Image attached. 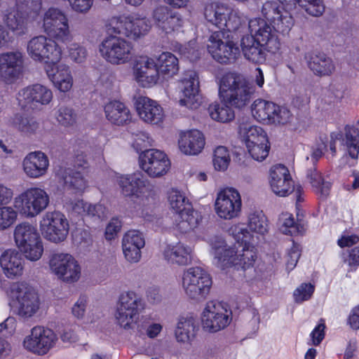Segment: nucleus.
Segmentation results:
<instances>
[{"label": "nucleus", "instance_id": "1", "mask_svg": "<svg viewBox=\"0 0 359 359\" xmlns=\"http://www.w3.org/2000/svg\"><path fill=\"white\" fill-rule=\"evenodd\" d=\"M204 17L208 22L220 29L212 32L208 37V53L219 63L235 62L240 55V50L229 35H226V32H234L242 27L246 21L244 14L239 8L228 4L212 1L205 4Z\"/></svg>", "mask_w": 359, "mask_h": 359}, {"label": "nucleus", "instance_id": "2", "mask_svg": "<svg viewBox=\"0 0 359 359\" xmlns=\"http://www.w3.org/2000/svg\"><path fill=\"white\" fill-rule=\"evenodd\" d=\"M38 25L45 35L36 36L28 41V55L45 65L59 62L62 49L58 42L66 43L73 39L68 14L61 8L50 7L42 12Z\"/></svg>", "mask_w": 359, "mask_h": 359}, {"label": "nucleus", "instance_id": "3", "mask_svg": "<svg viewBox=\"0 0 359 359\" xmlns=\"http://www.w3.org/2000/svg\"><path fill=\"white\" fill-rule=\"evenodd\" d=\"M236 244L229 245L222 236L215 235L208 240L215 264L221 269L234 267L245 270L254 265L257 251L255 236L242 224H234L228 230Z\"/></svg>", "mask_w": 359, "mask_h": 359}, {"label": "nucleus", "instance_id": "4", "mask_svg": "<svg viewBox=\"0 0 359 359\" xmlns=\"http://www.w3.org/2000/svg\"><path fill=\"white\" fill-rule=\"evenodd\" d=\"M254 92L252 86L243 74L236 72L224 74L219 83V95L223 103L210 104V116L212 120L221 123L231 121L235 114L227 104L237 108L243 107L249 103Z\"/></svg>", "mask_w": 359, "mask_h": 359}, {"label": "nucleus", "instance_id": "5", "mask_svg": "<svg viewBox=\"0 0 359 359\" xmlns=\"http://www.w3.org/2000/svg\"><path fill=\"white\" fill-rule=\"evenodd\" d=\"M116 182L121 194L126 197L139 199L142 205L150 206L156 201L154 186L141 172L116 175Z\"/></svg>", "mask_w": 359, "mask_h": 359}, {"label": "nucleus", "instance_id": "6", "mask_svg": "<svg viewBox=\"0 0 359 359\" xmlns=\"http://www.w3.org/2000/svg\"><path fill=\"white\" fill-rule=\"evenodd\" d=\"M11 305L20 318L28 319L39 309L40 300L35 290L26 282H17L10 290Z\"/></svg>", "mask_w": 359, "mask_h": 359}, {"label": "nucleus", "instance_id": "7", "mask_svg": "<svg viewBox=\"0 0 359 359\" xmlns=\"http://www.w3.org/2000/svg\"><path fill=\"white\" fill-rule=\"evenodd\" d=\"M37 14L41 8V0H15V4L8 6L3 12L2 21L9 32L22 36L28 30L29 14L24 8Z\"/></svg>", "mask_w": 359, "mask_h": 359}, {"label": "nucleus", "instance_id": "8", "mask_svg": "<svg viewBox=\"0 0 359 359\" xmlns=\"http://www.w3.org/2000/svg\"><path fill=\"white\" fill-rule=\"evenodd\" d=\"M14 241L25 257L39 260L43 253V245L35 226L28 222L19 223L14 229Z\"/></svg>", "mask_w": 359, "mask_h": 359}, {"label": "nucleus", "instance_id": "9", "mask_svg": "<svg viewBox=\"0 0 359 359\" xmlns=\"http://www.w3.org/2000/svg\"><path fill=\"white\" fill-rule=\"evenodd\" d=\"M48 264L50 273L62 283L74 284L82 277V266L71 253L53 252L48 257Z\"/></svg>", "mask_w": 359, "mask_h": 359}, {"label": "nucleus", "instance_id": "10", "mask_svg": "<svg viewBox=\"0 0 359 359\" xmlns=\"http://www.w3.org/2000/svg\"><path fill=\"white\" fill-rule=\"evenodd\" d=\"M50 196L39 187H31L18 194L13 199V205L19 215L25 218H34L43 212L49 205Z\"/></svg>", "mask_w": 359, "mask_h": 359}, {"label": "nucleus", "instance_id": "11", "mask_svg": "<svg viewBox=\"0 0 359 359\" xmlns=\"http://www.w3.org/2000/svg\"><path fill=\"white\" fill-rule=\"evenodd\" d=\"M212 283L210 274L201 267H190L183 272L182 287L186 294L192 299H205Z\"/></svg>", "mask_w": 359, "mask_h": 359}, {"label": "nucleus", "instance_id": "12", "mask_svg": "<svg viewBox=\"0 0 359 359\" xmlns=\"http://www.w3.org/2000/svg\"><path fill=\"white\" fill-rule=\"evenodd\" d=\"M251 113L256 121L268 125H285L292 119L291 112L287 108L261 98L252 102Z\"/></svg>", "mask_w": 359, "mask_h": 359}, {"label": "nucleus", "instance_id": "13", "mask_svg": "<svg viewBox=\"0 0 359 359\" xmlns=\"http://www.w3.org/2000/svg\"><path fill=\"white\" fill-rule=\"evenodd\" d=\"M39 229L44 239L54 244H60L69 235V223L62 212L49 211L41 217Z\"/></svg>", "mask_w": 359, "mask_h": 359}, {"label": "nucleus", "instance_id": "14", "mask_svg": "<svg viewBox=\"0 0 359 359\" xmlns=\"http://www.w3.org/2000/svg\"><path fill=\"white\" fill-rule=\"evenodd\" d=\"M53 99V90L48 86L40 83L25 87L16 95L18 105L27 111L41 109L50 104Z\"/></svg>", "mask_w": 359, "mask_h": 359}, {"label": "nucleus", "instance_id": "15", "mask_svg": "<svg viewBox=\"0 0 359 359\" xmlns=\"http://www.w3.org/2000/svg\"><path fill=\"white\" fill-rule=\"evenodd\" d=\"M142 308V299L135 292L122 293L118 298L115 313L118 324L125 330L133 329Z\"/></svg>", "mask_w": 359, "mask_h": 359}, {"label": "nucleus", "instance_id": "16", "mask_svg": "<svg viewBox=\"0 0 359 359\" xmlns=\"http://www.w3.org/2000/svg\"><path fill=\"white\" fill-rule=\"evenodd\" d=\"M242 205L240 192L233 187H224L219 189L216 194L214 211L220 219L231 220L240 217Z\"/></svg>", "mask_w": 359, "mask_h": 359}, {"label": "nucleus", "instance_id": "17", "mask_svg": "<svg viewBox=\"0 0 359 359\" xmlns=\"http://www.w3.org/2000/svg\"><path fill=\"white\" fill-rule=\"evenodd\" d=\"M203 328L209 332H217L226 328L232 320V311L226 304L217 301L206 303L201 313Z\"/></svg>", "mask_w": 359, "mask_h": 359}, {"label": "nucleus", "instance_id": "18", "mask_svg": "<svg viewBox=\"0 0 359 359\" xmlns=\"http://www.w3.org/2000/svg\"><path fill=\"white\" fill-rule=\"evenodd\" d=\"M109 30L136 39L146 35L151 28L147 18L137 15L113 17L109 22Z\"/></svg>", "mask_w": 359, "mask_h": 359}, {"label": "nucleus", "instance_id": "19", "mask_svg": "<svg viewBox=\"0 0 359 359\" xmlns=\"http://www.w3.org/2000/svg\"><path fill=\"white\" fill-rule=\"evenodd\" d=\"M179 100L180 107L189 110L197 109L202 103L200 82L198 74L194 70L186 71L179 81Z\"/></svg>", "mask_w": 359, "mask_h": 359}, {"label": "nucleus", "instance_id": "20", "mask_svg": "<svg viewBox=\"0 0 359 359\" xmlns=\"http://www.w3.org/2000/svg\"><path fill=\"white\" fill-rule=\"evenodd\" d=\"M101 56L112 65H122L130 60L133 55V46L126 39L109 36L100 45Z\"/></svg>", "mask_w": 359, "mask_h": 359}, {"label": "nucleus", "instance_id": "21", "mask_svg": "<svg viewBox=\"0 0 359 359\" xmlns=\"http://www.w3.org/2000/svg\"><path fill=\"white\" fill-rule=\"evenodd\" d=\"M269 182L273 194L280 197H285L295 191L297 202H301L302 188L297 186L294 189V181L288 168L283 164L272 166L269 170Z\"/></svg>", "mask_w": 359, "mask_h": 359}, {"label": "nucleus", "instance_id": "22", "mask_svg": "<svg viewBox=\"0 0 359 359\" xmlns=\"http://www.w3.org/2000/svg\"><path fill=\"white\" fill-rule=\"evenodd\" d=\"M249 36L264 46L269 53L276 54L280 48V40L273 27L261 18L250 19L248 22Z\"/></svg>", "mask_w": 359, "mask_h": 359}, {"label": "nucleus", "instance_id": "23", "mask_svg": "<svg viewBox=\"0 0 359 359\" xmlns=\"http://www.w3.org/2000/svg\"><path fill=\"white\" fill-rule=\"evenodd\" d=\"M140 168L151 178L165 175L171 166L168 155L158 149H147L139 156Z\"/></svg>", "mask_w": 359, "mask_h": 359}, {"label": "nucleus", "instance_id": "24", "mask_svg": "<svg viewBox=\"0 0 359 359\" xmlns=\"http://www.w3.org/2000/svg\"><path fill=\"white\" fill-rule=\"evenodd\" d=\"M57 335L50 329L35 326L23 341L24 348L38 355L46 354L56 344Z\"/></svg>", "mask_w": 359, "mask_h": 359}, {"label": "nucleus", "instance_id": "25", "mask_svg": "<svg viewBox=\"0 0 359 359\" xmlns=\"http://www.w3.org/2000/svg\"><path fill=\"white\" fill-rule=\"evenodd\" d=\"M151 18L155 27L165 35L178 32L184 24L183 18L179 13L171 11L163 5L154 8Z\"/></svg>", "mask_w": 359, "mask_h": 359}, {"label": "nucleus", "instance_id": "26", "mask_svg": "<svg viewBox=\"0 0 359 359\" xmlns=\"http://www.w3.org/2000/svg\"><path fill=\"white\" fill-rule=\"evenodd\" d=\"M46 76L53 86L60 93L69 92L74 86L70 67L65 63L53 62L44 66Z\"/></svg>", "mask_w": 359, "mask_h": 359}, {"label": "nucleus", "instance_id": "27", "mask_svg": "<svg viewBox=\"0 0 359 359\" xmlns=\"http://www.w3.org/2000/svg\"><path fill=\"white\" fill-rule=\"evenodd\" d=\"M133 69L135 81L142 87H151L160 81L154 58L146 55L137 57Z\"/></svg>", "mask_w": 359, "mask_h": 359}, {"label": "nucleus", "instance_id": "28", "mask_svg": "<svg viewBox=\"0 0 359 359\" xmlns=\"http://www.w3.org/2000/svg\"><path fill=\"white\" fill-rule=\"evenodd\" d=\"M23 66V56L20 51L0 54V80L6 84L13 83L20 76Z\"/></svg>", "mask_w": 359, "mask_h": 359}, {"label": "nucleus", "instance_id": "29", "mask_svg": "<svg viewBox=\"0 0 359 359\" xmlns=\"http://www.w3.org/2000/svg\"><path fill=\"white\" fill-rule=\"evenodd\" d=\"M135 108L140 118L144 123L158 126L163 124L165 112L157 101L147 97H139L135 102Z\"/></svg>", "mask_w": 359, "mask_h": 359}, {"label": "nucleus", "instance_id": "30", "mask_svg": "<svg viewBox=\"0 0 359 359\" xmlns=\"http://www.w3.org/2000/svg\"><path fill=\"white\" fill-rule=\"evenodd\" d=\"M50 166L48 156L41 151L28 153L22 159V168L24 174L30 179H39L46 175Z\"/></svg>", "mask_w": 359, "mask_h": 359}, {"label": "nucleus", "instance_id": "31", "mask_svg": "<svg viewBox=\"0 0 359 359\" xmlns=\"http://www.w3.org/2000/svg\"><path fill=\"white\" fill-rule=\"evenodd\" d=\"M123 254L130 264L139 262L142 258L141 250L145 245L143 234L138 230L131 229L126 231L121 241Z\"/></svg>", "mask_w": 359, "mask_h": 359}, {"label": "nucleus", "instance_id": "32", "mask_svg": "<svg viewBox=\"0 0 359 359\" xmlns=\"http://www.w3.org/2000/svg\"><path fill=\"white\" fill-rule=\"evenodd\" d=\"M25 264L22 255L15 249L6 250L0 255V267L9 280L20 278L24 273Z\"/></svg>", "mask_w": 359, "mask_h": 359}, {"label": "nucleus", "instance_id": "33", "mask_svg": "<svg viewBox=\"0 0 359 359\" xmlns=\"http://www.w3.org/2000/svg\"><path fill=\"white\" fill-rule=\"evenodd\" d=\"M205 144L204 135L198 130L181 131L177 145L180 151L186 156H196L202 152Z\"/></svg>", "mask_w": 359, "mask_h": 359}, {"label": "nucleus", "instance_id": "34", "mask_svg": "<svg viewBox=\"0 0 359 359\" xmlns=\"http://www.w3.org/2000/svg\"><path fill=\"white\" fill-rule=\"evenodd\" d=\"M203 216L200 212L194 210L192 205L184 211L174 215L173 225L182 233L194 231L202 223Z\"/></svg>", "mask_w": 359, "mask_h": 359}, {"label": "nucleus", "instance_id": "35", "mask_svg": "<svg viewBox=\"0 0 359 359\" xmlns=\"http://www.w3.org/2000/svg\"><path fill=\"white\" fill-rule=\"evenodd\" d=\"M163 259L170 264L184 266L192 258L191 248L180 242L166 245L162 251Z\"/></svg>", "mask_w": 359, "mask_h": 359}, {"label": "nucleus", "instance_id": "36", "mask_svg": "<svg viewBox=\"0 0 359 359\" xmlns=\"http://www.w3.org/2000/svg\"><path fill=\"white\" fill-rule=\"evenodd\" d=\"M106 119L111 124L124 126L132 120V114L128 107L122 102L111 100L104 106Z\"/></svg>", "mask_w": 359, "mask_h": 359}, {"label": "nucleus", "instance_id": "37", "mask_svg": "<svg viewBox=\"0 0 359 359\" xmlns=\"http://www.w3.org/2000/svg\"><path fill=\"white\" fill-rule=\"evenodd\" d=\"M308 67L318 76H329L335 71L333 60L323 53H312L306 56Z\"/></svg>", "mask_w": 359, "mask_h": 359}, {"label": "nucleus", "instance_id": "38", "mask_svg": "<svg viewBox=\"0 0 359 359\" xmlns=\"http://www.w3.org/2000/svg\"><path fill=\"white\" fill-rule=\"evenodd\" d=\"M154 60L159 80L169 79L178 73L179 62L174 54L170 52H163Z\"/></svg>", "mask_w": 359, "mask_h": 359}, {"label": "nucleus", "instance_id": "39", "mask_svg": "<svg viewBox=\"0 0 359 359\" xmlns=\"http://www.w3.org/2000/svg\"><path fill=\"white\" fill-rule=\"evenodd\" d=\"M241 47L246 60L257 64H262L266 61V53L268 52L262 45L257 43L249 35H245L242 37Z\"/></svg>", "mask_w": 359, "mask_h": 359}, {"label": "nucleus", "instance_id": "40", "mask_svg": "<svg viewBox=\"0 0 359 359\" xmlns=\"http://www.w3.org/2000/svg\"><path fill=\"white\" fill-rule=\"evenodd\" d=\"M196 332L195 319L192 316H186L179 318L175 330V339L178 342H190L195 338Z\"/></svg>", "mask_w": 359, "mask_h": 359}, {"label": "nucleus", "instance_id": "41", "mask_svg": "<svg viewBox=\"0 0 359 359\" xmlns=\"http://www.w3.org/2000/svg\"><path fill=\"white\" fill-rule=\"evenodd\" d=\"M10 125L25 136L36 135L40 129V123L34 118L15 114L9 121Z\"/></svg>", "mask_w": 359, "mask_h": 359}, {"label": "nucleus", "instance_id": "42", "mask_svg": "<svg viewBox=\"0 0 359 359\" xmlns=\"http://www.w3.org/2000/svg\"><path fill=\"white\" fill-rule=\"evenodd\" d=\"M239 135L245 147L268 140L263 128L251 123H243L240 125Z\"/></svg>", "mask_w": 359, "mask_h": 359}, {"label": "nucleus", "instance_id": "43", "mask_svg": "<svg viewBox=\"0 0 359 359\" xmlns=\"http://www.w3.org/2000/svg\"><path fill=\"white\" fill-rule=\"evenodd\" d=\"M167 201L174 215L184 211L187 207L191 205L185 193L177 188H171L167 191Z\"/></svg>", "mask_w": 359, "mask_h": 359}, {"label": "nucleus", "instance_id": "44", "mask_svg": "<svg viewBox=\"0 0 359 359\" xmlns=\"http://www.w3.org/2000/svg\"><path fill=\"white\" fill-rule=\"evenodd\" d=\"M344 130L343 144L346 147L348 155L356 159L359 154V120L355 125L346 126Z\"/></svg>", "mask_w": 359, "mask_h": 359}, {"label": "nucleus", "instance_id": "45", "mask_svg": "<svg viewBox=\"0 0 359 359\" xmlns=\"http://www.w3.org/2000/svg\"><path fill=\"white\" fill-rule=\"evenodd\" d=\"M248 227L250 231L257 235V239L259 238V236H263L268 232V219L262 210H255L249 213Z\"/></svg>", "mask_w": 359, "mask_h": 359}, {"label": "nucleus", "instance_id": "46", "mask_svg": "<svg viewBox=\"0 0 359 359\" xmlns=\"http://www.w3.org/2000/svg\"><path fill=\"white\" fill-rule=\"evenodd\" d=\"M231 161L230 150L224 146H217L212 152V163L214 169L218 172L227 170Z\"/></svg>", "mask_w": 359, "mask_h": 359}, {"label": "nucleus", "instance_id": "47", "mask_svg": "<svg viewBox=\"0 0 359 359\" xmlns=\"http://www.w3.org/2000/svg\"><path fill=\"white\" fill-rule=\"evenodd\" d=\"M163 329V324L159 320H155L151 315L142 316L141 323L137 325L138 331L141 332L144 330L149 339L158 337Z\"/></svg>", "mask_w": 359, "mask_h": 359}, {"label": "nucleus", "instance_id": "48", "mask_svg": "<svg viewBox=\"0 0 359 359\" xmlns=\"http://www.w3.org/2000/svg\"><path fill=\"white\" fill-rule=\"evenodd\" d=\"M55 118L60 125L65 128L74 126L77 121V115L74 110L67 106L59 107L55 112Z\"/></svg>", "mask_w": 359, "mask_h": 359}, {"label": "nucleus", "instance_id": "49", "mask_svg": "<svg viewBox=\"0 0 359 359\" xmlns=\"http://www.w3.org/2000/svg\"><path fill=\"white\" fill-rule=\"evenodd\" d=\"M175 50L182 57L191 62L198 60L201 55V49L195 39L189 41L184 45L177 43L176 46H175Z\"/></svg>", "mask_w": 359, "mask_h": 359}, {"label": "nucleus", "instance_id": "50", "mask_svg": "<svg viewBox=\"0 0 359 359\" xmlns=\"http://www.w3.org/2000/svg\"><path fill=\"white\" fill-rule=\"evenodd\" d=\"M88 304V297L86 295H81L72 307V314L79 320H83L85 323H91L94 319H91L86 315Z\"/></svg>", "mask_w": 359, "mask_h": 359}, {"label": "nucleus", "instance_id": "51", "mask_svg": "<svg viewBox=\"0 0 359 359\" xmlns=\"http://www.w3.org/2000/svg\"><path fill=\"white\" fill-rule=\"evenodd\" d=\"M19 211L14 205L0 206V229L4 230L11 226L17 220Z\"/></svg>", "mask_w": 359, "mask_h": 359}, {"label": "nucleus", "instance_id": "52", "mask_svg": "<svg viewBox=\"0 0 359 359\" xmlns=\"http://www.w3.org/2000/svg\"><path fill=\"white\" fill-rule=\"evenodd\" d=\"M280 231L287 235H295L299 232V226L294 222V217L289 212H283L278 219Z\"/></svg>", "mask_w": 359, "mask_h": 359}, {"label": "nucleus", "instance_id": "53", "mask_svg": "<svg viewBox=\"0 0 359 359\" xmlns=\"http://www.w3.org/2000/svg\"><path fill=\"white\" fill-rule=\"evenodd\" d=\"M310 183L315 189V191L321 196H326L330 189L331 184L328 182H325L321 174L316 170H311L308 175Z\"/></svg>", "mask_w": 359, "mask_h": 359}, {"label": "nucleus", "instance_id": "54", "mask_svg": "<svg viewBox=\"0 0 359 359\" xmlns=\"http://www.w3.org/2000/svg\"><path fill=\"white\" fill-rule=\"evenodd\" d=\"M271 23L273 24L272 27L276 32H278L283 34H287L292 29L294 25V20L291 15L287 11H285Z\"/></svg>", "mask_w": 359, "mask_h": 359}, {"label": "nucleus", "instance_id": "55", "mask_svg": "<svg viewBox=\"0 0 359 359\" xmlns=\"http://www.w3.org/2000/svg\"><path fill=\"white\" fill-rule=\"evenodd\" d=\"M88 174L80 171H73L66 180V183L76 193H83L88 187V181L86 175Z\"/></svg>", "mask_w": 359, "mask_h": 359}, {"label": "nucleus", "instance_id": "56", "mask_svg": "<svg viewBox=\"0 0 359 359\" xmlns=\"http://www.w3.org/2000/svg\"><path fill=\"white\" fill-rule=\"evenodd\" d=\"M251 157L257 161H264L269 155V141L259 142L246 147Z\"/></svg>", "mask_w": 359, "mask_h": 359}, {"label": "nucleus", "instance_id": "57", "mask_svg": "<svg viewBox=\"0 0 359 359\" xmlns=\"http://www.w3.org/2000/svg\"><path fill=\"white\" fill-rule=\"evenodd\" d=\"M280 1H267L262 8V13L266 20L272 22L285 10L280 6Z\"/></svg>", "mask_w": 359, "mask_h": 359}, {"label": "nucleus", "instance_id": "58", "mask_svg": "<svg viewBox=\"0 0 359 359\" xmlns=\"http://www.w3.org/2000/svg\"><path fill=\"white\" fill-rule=\"evenodd\" d=\"M301 7L305 8L307 13L313 16H320L325 11V6L322 0H294Z\"/></svg>", "mask_w": 359, "mask_h": 359}, {"label": "nucleus", "instance_id": "59", "mask_svg": "<svg viewBox=\"0 0 359 359\" xmlns=\"http://www.w3.org/2000/svg\"><path fill=\"white\" fill-rule=\"evenodd\" d=\"M315 287L311 283H302L293 292L294 300L300 304L309 300L314 292Z\"/></svg>", "mask_w": 359, "mask_h": 359}, {"label": "nucleus", "instance_id": "60", "mask_svg": "<svg viewBox=\"0 0 359 359\" xmlns=\"http://www.w3.org/2000/svg\"><path fill=\"white\" fill-rule=\"evenodd\" d=\"M69 58L76 63H82L87 56L86 48L78 43H72L67 46Z\"/></svg>", "mask_w": 359, "mask_h": 359}, {"label": "nucleus", "instance_id": "61", "mask_svg": "<svg viewBox=\"0 0 359 359\" xmlns=\"http://www.w3.org/2000/svg\"><path fill=\"white\" fill-rule=\"evenodd\" d=\"M122 228V222L118 217H113L110 219L106 226L104 231V238L107 241L114 240Z\"/></svg>", "mask_w": 359, "mask_h": 359}, {"label": "nucleus", "instance_id": "62", "mask_svg": "<svg viewBox=\"0 0 359 359\" xmlns=\"http://www.w3.org/2000/svg\"><path fill=\"white\" fill-rule=\"evenodd\" d=\"M301 247L299 244H292L287 253L286 262V269L287 271H290L294 269L301 256Z\"/></svg>", "mask_w": 359, "mask_h": 359}, {"label": "nucleus", "instance_id": "63", "mask_svg": "<svg viewBox=\"0 0 359 359\" xmlns=\"http://www.w3.org/2000/svg\"><path fill=\"white\" fill-rule=\"evenodd\" d=\"M359 242V236L347 231L342 232L337 240V245L341 248L351 247Z\"/></svg>", "mask_w": 359, "mask_h": 359}, {"label": "nucleus", "instance_id": "64", "mask_svg": "<svg viewBox=\"0 0 359 359\" xmlns=\"http://www.w3.org/2000/svg\"><path fill=\"white\" fill-rule=\"evenodd\" d=\"M71 8L79 13H86L93 5L94 0H67Z\"/></svg>", "mask_w": 359, "mask_h": 359}]
</instances>
